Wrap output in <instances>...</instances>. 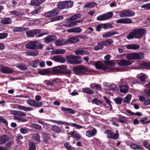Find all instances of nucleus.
Masks as SVG:
<instances>
[{
    "label": "nucleus",
    "mask_w": 150,
    "mask_h": 150,
    "mask_svg": "<svg viewBox=\"0 0 150 150\" xmlns=\"http://www.w3.org/2000/svg\"><path fill=\"white\" fill-rule=\"evenodd\" d=\"M116 34H118L117 32L112 30L105 33L102 35V36L103 38H107L114 35Z\"/></svg>",
    "instance_id": "obj_17"
},
{
    "label": "nucleus",
    "mask_w": 150,
    "mask_h": 150,
    "mask_svg": "<svg viewBox=\"0 0 150 150\" xmlns=\"http://www.w3.org/2000/svg\"><path fill=\"white\" fill-rule=\"evenodd\" d=\"M143 145L146 148L150 150V144L147 141H144L143 143Z\"/></svg>",
    "instance_id": "obj_64"
},
{
    "label": "nucleus",
    "mask_w": 150,
    "mask_h": 150,
    "mask_svg": "<svg viewBox=\"0 0 150 150\" xmlns=\"http://www.w3.org/2000/svg\"><path fill=\"white\" fill-rule=\"evenodd\" d=\"M79 41V39L77 36H72L69 38L66 41V43H74Z\"/></svg>",
    "instance_id": "obj_20"
},
{
    "label": "nucleus",
    "mask_w": 150,
    "mask_h": 150,
    "mask_svg": "<svg viewBox=\"0 0 150 150\" xmlns=\"http://www.w3.org/2000/svg\"><path fill=\"white\" fill-rule=\"evenodd\" d=\"M130 146L134 150H141L142 149V147L141 146L135 143H132Z\"/></svg>",
    "instance_id": "obj_41"
},
{
    "label": "nucleus",
    "mask_w": 150,
    "mask_h": 150,
    "mask_svg": "<svg viewBox=\"0 0 150 150\" xmlns=\"http://www.w3.org/2000/svg\"><path fill=\"white\" fill-rule=\"evenodd\" d=\"M59 12V11L57 8H54L53 10L47 12L45 14V17L49 18L53 16L58 15Z\"/></svg>",
    "instance_id": "obj_10"
},
{
    "label": "nucleus",
    "mask_w": 150,
    "mask_h": 150,
    "mask_svg": "<svg viewBox=\"0 0 150 150\" xmlns=\"http://www.w3.org/2000/svg\"><path fill=\"white\" fill-rule=\"evenodd\" d=\"M135 53V59H141L144 58V54L142 52Z\"/></svg>",
    "instance_id": "obj_36"
},
{
    "label": "nucleus",
    "mask_w": 150,
    "mask_h": 150,
    "mask_svg": "<svg viewBox=\"0 0 150 150\" xmlns=\"http://www.w3.org/2000/svg\"><path fill=\"white\" fill-rule=\"evenodd\" d=\"M132 21L129 18H120L117 20L116 23H117L130 24L132 23Z\"/></svg>",
    "instance_id": "obj_12"
},
{
    "label": "nucleus",
    "mask_w": 150,
    "mask_h": 150,
    "mask_svg": "<svg viewBox=\"0 0 150 150\" xmlns=\"http://www.w3.org/2000/svg\"><path fill=\"white\" fill-rule=\"evenodd\" d=\"M36 49H42L43 48V45L42 44L36 41Z\"/></svg>",
    "instance_id": "obj_63"
},
{
    "label": "nucleus",
    "mask_w": 150,
    "mask_h": 150,
    "mask_svg": "<svg viewBox=\"0 0 150 150\" xmlns=\"http://www.w3.org/2000/svg\"><path fill=\"white\" fill-rule=\"evenodd\" d=\"M41 135L44 142L46 144H47L50 139V134L46 132H42L41 133Z\"/></svg>",
    "instance_id": "obj_21"
},
{
    "label": "nucleus",
    "mask_w": 150,
    "mask_h": 150,
    "mask_svg": "<svg viewBox=\"0 0 150 150\" xmlns=\"http://www.w3.org/2000/svg\"><path fill=\"white\" fill-rule=\"evenodd\" d=\"M66 61L71 64H80L81 61L80 60V56L70 55L66 56Z\"/></svg>",
    "instance_id": "obj_3"
},
{
    "label": "nucleus",
    "mask_w": 150,
    "mask_h": 150,
    "mask_svg": "<svg viewBox=\"0 0 150 150\" xmlns=\"http://www.w3.org/2000/svg\"><path fill=\"white\" fill-rule=\"evenodd\" d=\"M67 66L66 65H61L54 67L52 69V72L54 74H69L70 71L67 70Z\"/></svg>",
    "instance_id": "obj_4"
},
{
    "label": "nucleus",
    "mask_w": 150,
    "mask_h": 150,
    "mask_svg": "<svg viewBox=\"0 0 150 150\" xmlns=\"http://www.w3.org/2000/svg\"><path fill=\"white\" fill-rule=\"evenodd\" d=\"M91 88L94 90H99L101 89V87L99 85H91Z\"/></svg>",
    "instance_id": "obj_54"
},
{
    "label": "nucleus",
    "mask_w": 150,
    "mask_h": 150,
    "mask_svg": "<svg viewBox=\"0 0 150 150\" xmlns=\"http://www.w3.org/2000/svg\"><path fill=\"white\" fill-rule=\"evenodd\" d=\"M29 144V150H36V145L33 142H30Z\"/></svg>",
    "instance_id": "obj_45"
},
{
    "label": "nucleus",
    "mask_w": 150,
    "mask_h": 150,
    "mask_svg": "<svg viewBox=\"0 0 150 150\" xmlns=\"http://www.w3.org/2000/svg\"><path fill=\"white\" fill-rule=\"evenodd\" d=\"M0 71L2 73L6 74H11L14 71L8 66H2L0 68Z\"/></svg>",
    "instance_id": "obj_9"
},
{
    "label": "nucleus",
    "mask_w": 150,
    "mask_h": 150,
    "mask_svg": "<svg viewBox=\"0 0 150 150\" xmlns=\"http://www.w3.org/2000/svg\"><path fill=\"white\" fill-rule=\"evenodd\" d=\"M105 64L106 66H114L116 63L115 62L110 60L105 61Z\"/></svg>",
    "instance_id": "obj_50"
},
{
    "label": "nucleus",
    "mask_w": 150,
    "mask_h": 150,
    "mask_svg": "<svg viewBox=\"0 0 150 150\" xmlns=\"http://www.w3.org/2000/svg\"><path fill=\"white\" fill-rule=\"evenodd\" d=\"M52 59L56 62L63 63L65 62L66 59L65 57L57 55L54 56L52 58Z\"/></svg>",
    "instance_id": "obj_15"
},
{
    "label": "nucleus",
    "mask_w": 150,
    "mask_h": 150,
    "mask_svg": "<svg viewBox=\"0 0 150 150\" xmlns=\"http://www.w3.org/2000/svg\"><path fill=\"white\" fill-rule=\"evenodd\" d=\"M97 132L96 129L94 128L91 131L90 130H87L86 132V135L88 137H90L95 135Z\"/></svg>",
    "instance_id": "obj_25"
},
{
    "label": "nucleus",
    "mask_w": 150,
    "mask_h": 150,
    "mask_svg": "<svg viewBox=\"0 0 150 150\" xmlns=\"http://www.w3.org/2000/svg\"><path fill=\"white\" fill-rule=\"evenodd\" d=\"M50 121L53 122L57 123L58 124H61L67 125H70V123L64 121L60 120L57 121L51 120H50Z\"/></svg>",
    "instance_id": "obj_39"
},
{
    "label": "nucleus",
    "mask_w": 150,
    "mask_h": 150,
    "mask_svg": "<svg viewBox=\"0 0 150 150\" xmlns=\"http://www.w3.org/2000/svg\"><path fill=\"white\" fill-rule=\"evenodd\" d=\"M103 98L105 100V101L107 103V104L108 105L110 106V110H112V106L111 104L112 102L110 101V100L108 99L106 96H104L103 97Z\"/></svg>",
    "instance_id": "obj_52"
},
{
    "label": "nucleus",
    "mask_w": 150,
    "mask_h": 150,
    "mask_svg": "<svg viewBox=\"0 0 150 150\" xmlns=\"http://www.w3.org/2000/svg\"><path fill=\"white\" fill-rule=\"evenodd\" d=\"M61 110L62 112H65L66 114H74L76 113V111L73 109L72 108L62 107L61 108Z\"/></svg>",
    "instance_id": "obj_14"
},
{
    "label": "nucleus",
    "mask_w": 150,
    "mask_h": 150,
    "mask_svg": "<svg viewBox=\"0 0 150 150\" xmlns=\"http://www.w3.org/2000/svg\"><path fill=\"white\" fill-rule=\"evenodd\" d=\"M17 107L19 110L25 111H31L33 109V108L31 107H26L24 106L21 105H17Z\"/></svg>",
    "instance_id": "obj_28"
},
{
    "label": "nucleus",
    "mask_w": 150,
    "mask_h": 150,
    "mask_svg": "<svg viewBox=\"0 0 150 150\" xmlns=\"http://www.w3.org/2000/svg\"><path fill=\"white\" fill-rule=\"evenodd\" d=\"M9 139V137L6 135H4L0 137V144H2L7 141Z\"/></svg>",
    "instance_id": "obj_29"
},
{
    "label": "nucleus",
    "mask_w": 150,
    "mask_h": 150,
    "mask_svg": "<svg viewBox=\"0 0 150 150\" xmlns=\"http://www.w3.org/2000/svg\"><path fill=\"white\" fill-rule=\"evenodd\" d=\"M62 127L56 125H52L51 127L52 130L57 133H63V132L62 130Z\"/></svg>",
    "instance_id": "obj_27"
},
{
    "label": "nucleus",
    "mask_w": 150,
    "mask_h": 150,
    "mask_svg": "<svg viewBox=\"0 0 150 150\" xmlns=\"http://www.w3.org/2000/svg\"><path fill=\"white\" fill-rule=\"evenodd\" d=\"M57 8H57L60 10H62L64 9H66L65 3V1H61L58 2L57 4Z\"/></svg>",
    "instance_id": "obj_33"
},
{
    "label": "nucleus",
    "mask_w": 150,
    "mask_h": 150,
    "mask_svg": "<svg viewBox=\"0 0 150 150\" xmlns=\"http://www.w3.org/2000/svg\"><path fill=\"white\" fill-rule=\"evenodd\" d=\"M36 41H31L25 45V48L31 50L36 49Z\"/></svg>",
    "instance_id": "obj_19"
},
{
    "label": "nucleus",
    "mask_w": 150,
    "mask_h": 150,
    "mask_svg": "<svg viewBox=\"0 0 150 150\" xmlns=\"http://www.w3.org/2000/svg\"><path fill=\"white\" fill-rule=\"evenodd\" d=\"M29 105L35 108L40 107L43 105V103L41 102H37L34 100L29 99L26 101Z\"/></svg>",
    "instance_id": "obj_8"
},
{
    "label": "nucleus",
    "mask_w": 150,
    "mask_h": 150,
    "mask_svg": "<svg viewBox=\"0 0 150 150\" xmlns=\"http://www.w3.org/2000/svg\"><path fill=\"white\" fill-rule=\"evenodd\" d=\"M92 103H94L97 105H99L100 104H102L103 103L101 101L99 100L97 98H95L92 100Z\"/></svg>",
    "instance_id": "obj_53"
},
{
    "label": "nucleus",
    "mask_w": 150,
    "mask_h": 150,
    "mask_svg": "<svg viewBox=\"0 0 150 150\" xmlns=\"http://www.w3.org/2000/svg\"><path fill=\"white\" fill-rule=\"evenodd\" d=\"M38 73L40 74L44 75L50 74L51 71L49 70L48 69H43L38 70Z\"/></svg>",
    "instance_id": "obj_31"
},
{
    "label": "nucleus",
    "mask_w": 150,
    "mask_h": 150,
    "mask_svg": "<svg viewBox=\"0 0 150 150\" xmlns=\"http://www.w3.org/2000/svg\"><path fill=\"white\" fill-rule=\"evenodd\" d=\"M16 67L21 70H25L28 68V67L26 65L23 64L17 65Z\"/></svg>",
    "instance_id": "obj_49"
},
{
    "label": "nucleus",
    "mask_w": 150,
    "mask_h": 150,
    "mask_svg": "<svg viewBox=\"0 0 150 150\" xmlns=\"http://www.w3.org/2000/svg\"><path fill=\"white\" fill-rule=\"evenodd\" d=\"M58 79H54L52 81L50 80H45L44 81V83L48 86H51L54 87V88L56 87L55 83L57 82V80Z\"/></svg>",
    "instance_id": "obj_24"
},
{
    "label": "nucleus",
    "mask_w": 150,
    "mask_h": 150,
    "mask_svg": "<svg viewBox=\"0 0 150 150\" xmlns=\"http://www.w3.org/2000/svg\"><path fill=\"white\" fill-rule=\"evenodd\" d=\"M83 20L82 19L78 20L75 21H74L71 22L69 24H66L65 23L63 24V25L67 28H69L71 27H73L76 26L77 23H80L83 22Z\"/></svg>",
    "instance_id": "obj_22"
},
{
    "label": "nucleus",
    "mask_w": 150,
    "mask_h": 150,
    "mask_svg": "<svg viewBox=\"0 0 150 150\" xmlns=\"http://www.w3.org/2000/svg\"><path fill=\"white\" fill-rule=\"evenodd\" d=\"M68 134L71 135L75 138L77 140H79L81 138V135L76 131H73L68 133Z\"/></svg>",
    "instance_id": "obj_18"
},
{
    "label": "nucleus",
    "mask_w": 150,
    "mask_h": 150,
    "mask_svg": "<svg viewBox=\"0 0 150 150\" xmlns=\"http://www.w3.org/2000/svg\"><path fill=\"white\" fill-rule=\"evenodd\" d=\"M72 127H75L78 129H80L83 128V126L79 125L75 123H70V125Z\"/></svg>",
    "instance_id": "obj_60"
},
{
    "label": "nucleus",
    "mask_w": 150,
    "mask_h": 150,
    "mask_svg": "<svg viewBox=\"0 0 150 150\" xmlns=\"http://www.w3.org/2000/svg\"><path fill=\"white\" fill-rule=\"evenodd\" d=\"M119 14L120 17L121 18L128 17L127 10H125L120 11Z\"/></svg>",
    "instance_id": "obj_44"
},
{
    "label": "nucleus",
    "mask_w": 150,
    "mask_h": 150,
    "mask_svg": "<svg viewBox=\"0 0 150 150\" xmlns=\"http://www.w3.org/2000/svg\"><path fill=\"white\" fill-rule=\"evenodd\" d=\"M81 16H82L80 13H77L74 15L69 18L66 19V20L67 23H65L66 24H69L71 22H74L73 21L81 18Z\"/></svg>",
    "instance_id": "obj_11"
},
{
    "label": "nucleus",
    "mask_w": 150,
    "mask_h": 150,
    "mask_svg": "<svg viewBox=\"0 0 150 150\" xmlns=\"http://www.w3.org/2000/svg\"><path fill=\"white\" fill-rule=\"evenodd\" d=\"M127 112L131 115H132L133 116L134 115H137L139 116H141L142 115L141 113L139 112H137L136 113H134L132 112L130 110H126Z\"/></svg>",
    "instance_id": "obj_48"
},
{
    "label": "nucleus",
    "mask_w": 150,
    "mask_h": 150,
    "mask_svg": "<svg viewBox=\"0 0 150 150\" xmlns=\"http://www.w3.org/2000/svg\"><path fill=\"white\" fill-rule=\"evenodd\" d=\"M41 32L40 30L38 29L27 31L26 32V34L27 36L29 37H33L36 35L35 37L36 38L41 37L47 34V33H42L36 35L37 34L40 33Z\"/></svg>",
    "instance_id": "obj_5"
},
{
    "label": "nucleus",
    "mask_w": 150,
    "mask_h": 150,
    "mask_svg": "<svg viewBox=\"0 0 150 150\" xmlns=\"http://www.w3.org/2000/svg\"><path fill=\"white\" fill-rule=\"evenodd\" d=\"M55 52V54H64L66 52V51L64 49H59L57 50Z\"/></svg>",
    "instance_id": "obj_55"
},
{
    "label": "nucleus",
    "mask_w": 150,
    "mask_h": 150,
    "mask_svg": "<svg viewBox=\"0 0 150 150\" xmlns=\"http://www.w3.org/2000/svg\"><path fill=\"white\" fill-rule=\"evenodd\" d=\"M41 9V7L38 6H36L35 9L31 12V13L33 15L38 14L39 10Z\"/></svg>",
    "instance_id": "obj_61"
},
{
    "label": "nucleus",
    "mask_w": 150,
    "mask_h": 150,
    "mask_svg": "<svg viewBox=\"0 0 150 150\" xmlns=\"http://www.w3.org/2000/svg\"><path fill=\"white\" fill-rule=\"evenodd\" d=\"M57 37L54 35H50L43 39L44 42L45 43H49L53 42L57 39Z\"/></svg>",
    "instance_id": "obj_13"
},
{
    "label": "nucleus",
    "mask_w": 150,
    "mask_h": 150,
    "mask_svg": "<svg viewBox=\"0 0 150 150\" xmlns=\"http://www.w3.org/2000/svg\"><path fill=\"white\" fill-rule=\"evenodd\" d=\"M109 89L113 91H115L117 88V86L114 84H112L110 85L109 86Z\"/></svg>",
    "instance_id": "obj_62"
},
{
    "label": "nucleus",
    "mask_w": 150,
    "mask_h": 150,
    "mask_svg": "<svg viewBox=\"0 0 150 150\" xmlns=\"http://www.w3.org/2000/svg\"><path fill=\"white\" fill-rule=\"evenodd\" d=\"M127 13L128 17H132L135 14L134 11L131 10H127Z\"/></svg>",
    "instance_id": "obj_58"
},
{
    "label": "nucleus",
    "mask_w": 150,
    "mask_h": 150,
    "mask_svg": "<svg viewBox=\"0 0 150 150\" xmlns=\"http://www.w3.org/2000/svg\"><path fill=\"white\" fill-rule=\"evenodd\" d=\"M55 45L56 46H61L67 44L66 42H65L63 40L58 39L55 41Z\"/></svg>",
    "instance_id": "obj_37"
},
{
    "label": "nucleus",
    "mask_w": 150,
    "mask_h": 150,
    "mask_svg": "<svg viewBox=\"0 0 150 150\" xmlns=\"http://www.w3.org/2000/svg\"><path fill=\"white\" fill-rule=\"evenodd\" d=\"M126 57L128 59H135V53L128 54L127 55Z\"/></svg>",
    "instance_id": "obj_51"
},
{
    "label": "nucleus",
    "mask_w": 150,
    "mask_h": 150,
    "mask_svg": "<svg viewBox=\"0 0 150 150\" xmlns=\"http://www.w3.org/2000/svg\"><path fill=\"white\" fill-rule=\"evenodd\" d=\"M45 0H32L31 1L30 4L31 5L38 6L43 3Z\"/></svg>",
    "instance_id": "obj_34"
},
{
    "label": "nucleus",
    "mask_w": 150,
    "mask_h": 150,
    "mask_svg": "<svg viewBox=\"0 0 150 150\" xmlns=\"http://www.w3.org/2000/svg\"><path fill=\"white\" fill-rule=\"evenodd\" d=\"M73 70L76 75H85L86 74V72H89L90 71L89 69L86 68L84 66L81 65L74 67Z\"/></svg>",
    "instance_id": "obj_2"
},
{
    "label": "nucleus",
    "mask_w": 150,
    "mask_h": 150,
    "mask_svg": "<svg viewBox=\"0 0 150 150\" xmlns=\"http://www.w3.org/2000/svg\"><path fill=\"white\" fill-rule=\"evenodd\" d=\"M40 136L39 133H35L33 134L32 138L35 140L39 142H40Z\"/></svg>",
    "instance_id": "obj_40"
},
{
    "label": "nucleus",
    "mask_w": 150,
    "mask_h": 150,
    "mask_svg": "<svg viewBox=\"0 0 150 150\" xmlns=\"http://www.w3.org/2000/svg\"><path fill=\"white\" fill-rule=\"evenodd\" d=\"M131 97V95L129 94L127 95L124 98L123 100V102L127 104L129 103L130 102Z\"/></svg>",
    "instance_id": "obj_43"
},
{
    "label": "nucleus",
    "mask_w": 150,
    "mask_h": 150,
    "mask_svg": "<svg viewBox=\"0 0 150 150\" xmlns=\"http://www.w3.org/2000/svg\"><path fill=\"white\" fill-rule=\"evenodd\" d=\"M132 62L124 59L120 60L118 62V65L120 66L127 67L132 64Z\"/></svg>",
    "instance_id": "obj_16"
},
{
    "label": "nucleus",
    "mask_w": 150,
    "mask_h": 150,
    "mask_svg": "<svg viewBox=\"0 0 150 150\" xmlns=\"http://www.w3.org/2000/svg\"><path fill=\"white\" fill-rule=\"evenodd\" d=\"M137 76L139 79L140 81L142 82H144L145 81L146 79L147 78L145 74L142 75L138 76L137 75Z\"/></svg>",
    "instance_id": "obj_56"
},
{
    "label": "nucleus",
    "mask_w": 150,
    "mask_h": 150,
    "mask_svg": "<svg viewBox=\"0 0 150 150\" xmlns=\"http://www.w3.org/2000/svg\"><path fill=\"white\" fill-rule=\"evenodd\" d=\"M141 66L145 67V68L147 69H149L150 67V62H143L141 64Z\"/></svg>",
    "instance_id": "obj_57"
},
{
    "label": "nucleus",
    "mask_w": 150,
    "mask_h": 150,
    "mask_svg": "<svg viewBox=\"0 0 150 150\" xmlns=\"http://www.w3.org/2000/svg\"><path fill=\"white\" fill-rule=\"evenodd\" d=\"M104 133L107 134L108 138L114 140H117L119 137V134L117 130H116V133H115L111 129H107L105 130Z\"/></svg>",
    "instance_id": "obj_6"
},
{
    "label": "nucleus",
    "mask_w": 150,
    "mask_h": 150,
    "mask_svg": "<svg viewBox=\"0 0 150 150\" xmlns=\"http://www.w3.org/2000/svg\"><path fill=\"white\" fill-rule=\"evenodd\" d=\"M75 53V54L76 55H79V54L83 55L87 54L88 53V52L87 51L79 49L76 50Z\"/></svg>",
    "instance_id": "obj_30"
},
{
    "label": "nucleus",
    "mask_w": 150,
    "mask_h": 150,
    "mask_svg": "<svg viewBox=\"0 0 150 150\" xmlns=\"http://www.w3.org/2000/svg\"><path fill=\"white\" fill-rule=\"evenodd\" d=\"M113 42L112 39H108L106 40L101 41L100 44H99L104 45L105 46H108L112 44Z\"/></svg>",
    "instance_id": "obj_32"
},
{
    "label": "nucleus",
    "mask_w": 150,
    "mask_h": 150,
    "mask_svg": "<svg viewBox=\"0 0 150 150\" xmlns=\"http://www.w3.org/2000/svg\"><path fill=\"white\" fill-rule=\"evenodd\" d=\"M82 92L90 95L93 94L94 93L93 90L88 87L83 88L82 89Z\"/></svg>",
    "instance_id": "obj_35"
},
{
    "label": "nucleus",
    "mask_w": 150,
    "mask_h": 150,
    "mask_svg": "<svg viewBox=\"0 0 150 150\" xmlns=\"http://www.w3.org/2000/svg\"><path fill=\"white\" fill-rule=\"evenodd\" d=\"M31 127L36 129L41 130L42 129V127L38 124L36 123H32L31 125Z\"/></svg>",
    "instance_id": "obj_47"
},
{
    "label": "nucleus",
    "mask_w": 150,
    "mask_h": 150,
    "mask_svg": "<svg viewBox=\"0 0 150 150\" xmlns=\"http://www.w3.org/2000/svg\"><path fill=\"white\" fill-rule=\"evenodd\" d=\"M103 14L104 15L105 20L110 18L113 16V15L112 11Z\"/></svg>",
    "instance_id": "obj_42"
},
{
    "label": "nucleus",
    "mask_w": 150,
    "mask_h": 150,
    "mask_svg": "<svg viewBox=\"0 0 150 150\" xmlns=\"http://www.w3.org/2000/svg\"><path fill=\"white\" fill-rule=\"evenodd\" d=\"M66 9L69 8L73 6L74 5L73 2L71 0L65 1Z\"/></svg>",
    "instance_id": "obj_38"
},
{
    "label": "nucleus",
    "mask_w": 150,
    "mask_h": 150,
    "mask_svg": "<svg viewBox=\"0 0 150 150\" xmlns=\"http://www.w3.org/2000/svg\"><path fill=\"white\" fill-rule=\"evenodd\" d=\"M126 48L129 50H137L139 48L140 46L136 44H128L126 46Z\"/></svg>",
    "instance_id": "obj_26"
},
{
    "label": "nucleus",
    "mask_w": 150,
    "mask_h": 150,
    "mask_svg": "<svg viewBox=\"0 0 150 150\" xmlns=\"http://www.w3.org/2000/svg\"><path fill=\"white\" fill-rule=\"evenodd\" d=\"M94 65L96 68L97 69L102 70L105 71L109 70L108 67L102 63V61H98L96 62Z\"/></svg>",
    "instance_id": "obj_7"
},
{
    "label": "nucleus",
    "mask_w": 150,
    "mask_h": 150,
    "mask_svg": "<svg viewBox=\"0 0 150 150\" xmlns=\"http://www.w3.org/2000/svg\"><path fill=\"white\" fill-rule=\"evenodd\" d=\"M12 21L10 18H4L2 19L0 21V23L2 25H7L11 23Z\"/></svg>",
    "instance_id": "obj_23"
},
{
    "label": "nucleus",
    "mask_w": 150,
    "mask_h": 150,
    "mask_svg": "<svg viewBox=\"0 0 150 150\" xmlns=\"http://www.w3.org/2000/svg\"><path fill=\"white\" fill-rule=\"evenodd\" d=\"M123 100L121 98H116L114 99V101L116 104H117L119 105L121 103Z\"/></svg>",
    "instance_id": "obj_59"
},
{
    "label": "nucleus",
    "mask_w": 150,
    "mask_h": 150,
    "mask_svg": "<svg viewBox=\"0 0 150 150\" xmlns=\"http://www.w3.org/2000/svg\"><path fill=\"white\" fill-rule=\"evenodd\" d=\"M146 30L144 28H138L133 30L127 35V38L128 40L135 39H140L145 35Z\"/></svg>",
    "instance_id": "obj_1"
},
{
    "label": "nucleus",
    "mask_w": 150,
    "mask_h": 150,
    "mask_svg": "<svg viewBox=\"0 0 150 150\" xmlns=\"http://www.w3.org/2000/svg\"><path fill=\"white\" fill-rule=\"evenodd\" d=\"M128 90V87L126 86L122 85L120 87V91L121 93H125Z\"/></svg>",
    "instance_id": "obj_46"
}]
</instances>
